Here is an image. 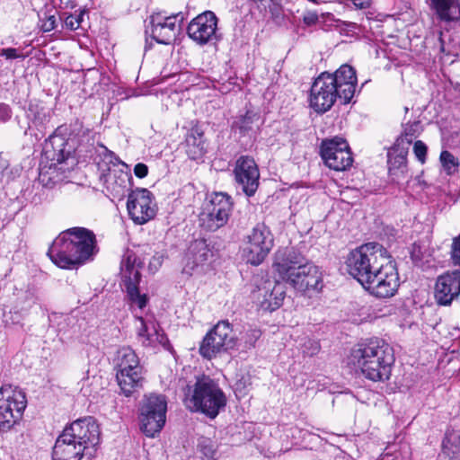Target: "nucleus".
Wrapping results in <instances>:
<instances>
[{
    "instance_id": "obj_1",
    "label": "nucleus",
    "mask_w": 460,
    "mask_h": 460,
    "mask_svg": "<svg viewBox=\"0 0 460 460\" xmlns=\"http://www.w3.org/2000/svg\"><path fill=\"white\" fill-rule=\"evenodd\" d=\"M96 252L94 234L84 227H73L53 241L48 255L59 268L71 269L93 260Z\"/></svg>"
},
{
    "instance_id": "obj_2",
    "label": "nucleus",
    "mask_w": 460,
    "mask_h": 460,
    "mask_svg": "<svg viewBox=\"0 0 460 460\" xmlns=\"http://www.w3.org/2000/svg\"><path fill=\"white\" fill-rule=\"evenodd\" d=\"M394 362L393 348L381 339L356 345L348 358L349 365L374 382L388 380Z\"/></svg>"
},
{
    "instance_id": "obj_3",
    "label": "nucleus",
    "mask_w": 460,
    "mask_h": 460,
    "mask_svg": "<svg viewBox=\"0 0 460 460\" xmlns=\"http://www.w3.org/2000/svg\"><path fill=\"white\" fill-rule=\"evenodd\" d=\"M100 442V429L92 417L80 419L66 427L57 438L52 460H81L84 453Z\"/></svg>"
},
{
    "instance_id": "obj_4",
    "label": "nucleus",
    "mask_w": 460,
    "mask_h": 460,
    "mask_svg": "<svg viewBox=\"0 0 460 460\" xmlns=\"http://www.w3.org/2000/svg\"><path fill=\"white\" fill-rule=\"evenodd\" d=\"M273 268L279 279L288 283L298 292L320 291L323 287V273L313 263L295 251H287L276 256Z\"/></svg>"
},
{
    "instance_id": "obj_5",
    "label": "nucleus",
    "mask_w": 460,
    "mask_h": 460,
    "mask_svg": "<svg viewBox=\"0 0 460 460\" xmlns=\"http://www.w3.org/2000/svg\"><path fill=\"white\" fill-rule=\"evenodd\" d=\"M226 396L219 385L209 376L198 378L188 386L184 403L191 411L201 412L214 419L226 405Z\"/></svg>"
},
{
    "instance_id": "obj_6",
    "label": "nucleus",
    "mask_w": 460,
    "mask_h": 460,
    "mask_svg": "<svg viewBox=\"0 0 460 460\" xmlns=\"http://www.w3.org/2000/svg\"><path fill=\"white\" fill-rule=\"evenodd\" d=\"M388 255L387 250L377 243L362 244L348 255V272L363 286Z\"/></svg>"
},
{
    "instance_id": "obj_7",
    "label": "nucleus",
    "mask_w": 460,
    "mask_h": 460,
    "mask_svg": "<svg viewBox=\"0 0 460 460\" xmlns=\"http://www.w3.org/2000/svg\"><path fill=\"white\" fill-rule=\"evenodd\" d=\"M118 385L125 396H130L142 388L143 367L136 352L129 347H122L113 359Z\"/></svg>"
},
{
    "instance_id": "obj_8",
    "label": "nucleus",
    "mask_w": 460,
    "mask_h": 460,
    "mask_svg": "<svg viewBox=\"0 0 460 460\" xmlns=\"http://www.w3.org/2000/svg\"><path fill=\"white\" fill-rule=\"evenodd\" d=\"M27 405L25 394L18 387L4 385L0 387V430L8 431L17 424Z\"/></svg>"
},
{
    "instance_id": "obj_9",
    "label": "nucleus",
    "mask_w": 460,
    "mask_h": 460,
    "mask_svg": "<svg viewBox=\"0 0 460 460\" xmlns=\"http://www.w3.org/2000/svg\"><path fill=\"white\" fill-rule=\"evenodd\" d=\"M274 245L273 235L264 224H257L243 239L242 255L246 262L260 265Z\"/></svg>"
},
{
    "instance_id": "obj_10",
    "label": "nucleus",
    "mask_w": 460,
    "mask_h": 460,
    "mask_svg": "<svg viewBox=\"0 0 460 460\" xmlns=\"http://www.w3.org/2000/svg\"><path fill=\"white\" fill-rule=\"evenodd\" d=\"M399 286L396 263L389 254L362 287L376 297L388 298L394 296Z\"/></svg>"
},
{
    "instance_id": "obj_11",
    "label": "nucleus",
    "mask_w": 460,
    "mask_h": 460,
    "mask_svg": "<svg viewBox=\"0 0 460 460\" xmlns=\"http://www.w3.org/2000/svg\"><path fill=\"white\" fill-rule=\"evenodd\" d=\"M238 346V339L227 321L218 322L203 338L199 346V354L211 359L221 352Z\"/></svg>"
},
{
    "instance_id": "obj_12",
    "label": "nucleus",
    "mask_w": 460,
    "mask_h": 460,
    "mask_svg": "<svg viewBox=\"0 0 460 460\" xmlns=\"http://www.w3.org/2000/svg\"><path fill=\"white\" fill-rule=\"evenodd\" d=\"M167 402L163 395L149 394L140 406V429L149 438L159 433L165 424Z\"/></svg>"
},
{
    "instance_id": "obj_13",
    "label": "nucleus",
    "mask_w": 460,
    "mask_h": 460,
    "mask_svg": "<svg viewBox=\"0 0 460 460\" xmlns=\"http://www.w3.org/2000/svg\"><path fill=\"white\" fill-rule=\"evenodd\" d=\"M231 210V198L226 193H214L204 204L199 224L208 231H216L227 223Z\"/></svg>"
},
{
    "instance_id": "obj_14",
    "label": "nucleus",
    "mask_w": 460,
    "mask_h": 460,
    "mask_svg": "<svg viewBox=\"0 0 460 460\" xmlns=\"http://www.w3.org/2000/svg\"><path fill=\"white\" fill-rule=\"evenodd\" d=\"M49 144L54 152L51 159L57 163L51 164L49 166L40 165L39 180L44 186H52L66 177L65 175L66 169L62 164L68 160L72 154V148L70 146L66 148L68 143L60 136L50 137Z\"/></svg>"
},
{
    "instance_id": "obj_15",
    "label": "nucleus",
    "mask_w": 460,
    "mask_h": 460,
    "mask_svg": "<svg viewBox=\"0 0 460 460\" xmlns=\"http://www.w3.org/2000/svg\"><path fill=\"white\" fill-rule=\"evenodd\" d=\"M184 16L181 13L166 15L155 13L149 17L146 32L160 44H170L176 39Z\"/></svg>"
},
{
    "instance_id": "obj_16",
    "label": "nucleus",
    "mask_w": 460,
    "mask_h": 460,
    "mask_svg": "<svg viewBox=\"0 0 460 460\" xmlns=\"http://www.w3.org/2000/svg\"><path fill=\"white\" fill-rule=\"evenodd\" d=\"M120 275L125 284L127 294L132 304L142 309L146 306L147 297L146 294H140L137 284L140 280L139 264L137 263V256L128 251L120 263Z\"/></svg>"
},
{
    "instance_id": "obj_17",
    "label": "nucleus",
    "mask_w": 460,
    "mask_h": 460,
    "mask_svg": "<svg viewBox=\"0 0 460 460\" xmlns=\"http://www.w3.org/2000/svg\"><path fill=\"white\" fill-rule=\"evenodd\" d=\"M336 100H340V94L331 81L330 73H322L311 86V108L318 113H324L333 106Z\"/></svg>"
},
{
    "instance_id": "obj_18",
    "label": "nucleus",
    "mask_w": 460,
    "mask_h": 460,
    "mask_svg": "<svg viewBox=\"0 0 460 460\" xmlns=\"http://www.w3.org/2000/svg\"><path fill=\"white\" fill-rule=\"evenodd\" d=\"M127 209L129 217L137 225H144L156 214L154 196L147 189H136L128 196Z\"/></svg>"
},
{
    "instance_id": "obj_19",
    "label": "nucleus",
    "mask_w": 460,
    "mask_h": 460,
    "mask_svg": "<svg viewBox=\"0 0 460 460\" xmlns=\"http://www.w3.org/2000/svg\"><path fill=\"white\" fill-rule=\"evenodd\" d=\"M321 156L326 166L335 171H345L353 163L349 145L341 137L323 140L321 145Z\"/></svg>"
},
{
    "instance_id": "obj_20",
    "label": "nucleus",
    "mask_w": 460,
    "mask_h": 460,
    "mask_svg": "<svg viewBox=\"0 0 460 460\" xmlns=\"http://www.w3.org/2000/svg\"><path fill=\"white\" fill-rule=\"evenodd\" d=\"M187 34L196 44L204 46L218 40L217 18L206 11L193 18L187 27Z\"/></svg>"
},
{
    "instance_id": "obj_21",
    "label": "nucleus",
    "mask_w": 460,
    "mask_h": 460,
    "mask_svg": "<svg viewBox=\"0 0 460 460\" xmlns=\"http://www.w3.org/2000/svg\"><path fill=\"white\" fill-rule=\"evenodd\" d=\"M136 322L137 339L143 347L153 349L162 348L172 351V347L158 323L154 319H145L141 316L136 317Z\"/></svg>"
},
{
    "instance_id": "obj_22",
    "label": "nucleus",
    "mask_w": 460,
    "mask_h": 460,
    "mask_svg": "<svg viewBox=\"0 0 460 460\" xmlns=\"http://www.w3.org/2000/svg\"><path fill=\"white\" fill-rule=\"evenodd\" d=\"M235 181L242 186L247 196H252L259 187V168L250 156H241L236 160L234 170Z\"/></svg>"
},
{
    "instance_id": "obj_23",
    "label": "nucleus",
    "mask_w": 460,
    "mask_h": 460,
    "mask_svg": "<svg viewBox=\"0 0 460 460\" xmlns=\"http://www.w3.org/2000/svg\"><path fill=\"white\" fill-rule=\"evenodd\" d=\"M330 76L340 94L341 102L349 103L355 95L358 82L355 69L349 65H342Z\"/></svg>"
},
{
    "instance_id": "obj_24",
    "label": "nucleus",
    "mask_w": 460,
    "mask_h": 460,
    "mask_svg": "<svg viewBox=\"0 0 460 460\" xmlns=\"http://www.w3.org/2000/svg\"><path fill=\"white\" fill-rule=\"evenodd\" d=\"M460 295V270L447 272L439 276L435 286L438 304L448 305Z\"/></svg>"
},
{
    "instance_id": "obj_25",
    "label": "nucleus",
    "mask_w": 460,
    "mask_h": 460,
    "mask_svg": "<svg viewBox=\"0 0 460 460\" xmlns=\"http://www.w3.org/2000/svg\"><path fill=\"white\" fill-rule=\"evenodd\" d=\"M286 296L284 287L281 284L270 282L265 283L254 292L253 297L258 306L267 312H273L282 305Z\"/></svg>"
},
{
    "instance_id": "obj_26",
    "label": "nucleus",
    "mask_w": 460,
    "mask_h": 460,
    "mask_svg": "<svg viewBox=\"0 0 460 460\" xmlns=\"http://www.w3.org/2000/svg\"><path fill=\"white\" fill-rule=\"evenodd\" d=\"M411 142L412 136H409L408 133H405V135L399 137L394 145L388 150V166L391 174H396L397 172H404L407 155Z\"/></svg>"
},
{
    "instance_id": "obj_27",
    "label": "nucleus",
    "mask_w": 460,
    "mask_h": 460,
    "mask_svg": "<svg viewBox=\"0 0 460 460\" xmlns=\"http://www.w3.org/2000/svg\"><path fill=\"white\" fill-rule=\"evenodd\" d=\"M211 254L208 244L205 240H195L188 248L182 272L190 276L194 269L207 261Z\"/></svg>"
},
{
    "instance_id": "obj_28",
    "label": "nucleus",
    "mask_w": 460,
    "mask_h": 460,
    "mask_svg": "<svg viewBox=\"0 0 460 460\" xmlns=\"http://www.w3.org/2000/svg\"><path fill=\"white\" fill-rule=\"evenodd\" d=\"M429 6L441 22L450 24L460 21V0H429Z\"/></svg>"
},
{
    "instance_id": "obj_29",
    "label": "nucleus",
    "mask_w": 460,
    "mask_h": 460,
    "mask_svg": "<svg viewBox=\"0 0 460 460\" xmlns=\"http://www.w3.org/2000/svg\"><path fill=\"white\" fill-rule=\"evenodd\" d=\"M130 175L123 170L109 168L104 175V186L106 190L114 198H122L129 186Z\"/></svg>"
},
{
    "instance_id": "obj_30",
    "label": "nucleus",
    "mask_w": 460,
    "mask_h": 460,
    "mask_svg": "<svg viewBox=\"0 0 460 460\" xmlns=\"http://www.w3.org/2000/svg\"><path fill=\"white\" fill-rule=\"evenodd\" d=\"M186 154L192 160L199 159L206 151L203 133L191 130L186 137Z\"/></svg>"
},
{
    "instance_id": "obj_31",
    "label": "nucleus",
    "mask_w": 460,
    "mask_h": 460,
    "mask_svg": "<svg viewBox=\"0 0 460 460\" xmlns=\"http://www.w3.org/2000/svg\"><path fill=\"white\" fill-rule=\"evenodd\" d=\"M442 452L450 460H460V435L455 431H448L442 444Z\"/></svg>"
},
{
    "instance_id": "obj_32",
    "label": "nucleus",
    "mask_w": 460,
    "mask_h": 460,
    "mask_svg": "<svg viewBox=\"0 0 460 460\" xmlns=\"http://www.w3.org/2000/svg\"><path fill=\"white\" fill-rule=\"evenodd\" d=\"M199 449L206 460H215L217 451L216 441L208 438H200L198 444Z\"/></svg>"
},
{
    "instance_id": "obj_33",
    "label": "nucleus",
    "mask_w": 460,
    "mask_h": 460,
    "mask_svg": "<svg viewBox=\"0 0 460 460\" xmlns=\"http://www.w3.org/2000/svg\"><path fill=\"white\" fill-rule=\"evenodd\" d=\"M440 162L448 175L455 173L459 166V162L450 152L445 150L440 154Z\"/></svg>"
},
{
    "instance_id": "obj_34",
    "label": "nucleus",
    "mask_w": 460,
    "mask_h": 460,
    "mask_svg": "<svg viewBox=\"0 0 460 460\" xmlns=\"http://www.w3.org/2000/svg\"><path fill=\"white\" fill-rule=\"evenodd\" d=\"M84 13V11H81L79 14H70L66 16L65 19L66 27L70 30H76L82 22Z\"/></svg>"
},
{
    "instance_id": "obj_35",
    "label": "nucleus",
    "mask_w": 460,
    "mask_h": 460,
    "mask_svg": "<svg viewBox=\"0 0 460 460\" xmlns=\"http://www.w3.org/2000/svg\"><path fill=\"white\" fill-rule=\"evenodd\" d=\"M261 332L259 330H249L242 337L244 340V348L251 349L254 346L256 341L260 338Z\"/></svg>"
},
{
    "instance_id": "obj_36",
    "label": "nucleus",
    "mask_w": 460,
    "mask_h": 460,
    "mask_svg": "<svg viewBox=\"0 0 460 460\" xmlns=\"http://www.w3.org/2000/svg\"><path fill=\"white\" fill-rule=\"evenodd\" d=\"M451 259L455 265L460 266V234L453 239Z\"/></svg>"
},
{
    "instance_id": "obj_37",
    "label": "nucleus",
    "mask_w": 460,
    "mask_h": 460,
    "mask_svg": "<svg viewBox=\"0 0 460 460\" xmlns=\"http://www.w3.org/2000/svg\"><path fill=\"white\" fill-rule=\"evenodd\" d=\"M413 152L417 159L421 163L424 164L426 161V155H427V146L426 145L419 140L414 143L413 146Z\"/></svg>"
},
{
    "instance_id": "obj_38",
    "label": "nucleus",
    "mask_w": 460,
    "mask_h": 460,
    "mask_svg": "<svg viewBox=\"0 0 460 460\" xmlns=\"http://www.w3.org/2000/svg\"><path fill=\"white\" fill-rule=\"evenodd\" d=\"M0 56L4 57L6 59L23 58L24 56L19 52L18 49L13 48L3 49L0 51Z\"/></svg>"
},
{
    "instance_id": "obj_39",
    "label": "nucleus",
    "mask_w": 460,
    "mask_h": 460,
    "mask_svg": "<svg viewBox=\"0 0 460 460\" xmlns=\"http://www.w3.org/2000/svg\"><path fill=\"white\" fill-rule=\"evenodd\" d=\"M320 350V344L315 341H308L304 345V353L314 356L317 354Z\"/></svg>"
},
{
    "instance_id": "obj_40",
    "label": "nucleus",
    "mask_w": 460,
    "mask_h": 460,
    "mask_svg": "<svg viewBox=\"0 0 460 460\" xmlns=\"http://www.w3.org/2000/svg\"><path fill=\"white\" fill-rule=\"evenodd\" d=\"M56 27L55 15H48L42 20L41 29L45 32L51 31Z\"/></svg>"
},
{
    "instance_id": "obj_41",
    "label": "nucleus",
    "mask_w": 460,
    "mask_h": 460,
    "mask_svg": "<svg viewBox=\"0 0 460 460\" xmlns=\"http://www.w3.org/2000/svg\"><path fill=\"white\" fill-rule=\"evenodd\" d=\"M163 261L164 256L162 254L156 253L149 261V270L152 272H155L161 267Z\"/></svg>"
},
{
    "instance_id": "obj_42",
    "label": "nucleus",
    "mask_w": 460,
    "mask_h": 460,
    "mask_svg": "<svg viewBox=\"0 0 460 460\" xmlns=\"http://www.w3.org/2000/svg\"><path fill=\"white\" fill-rule=\"evenodd\" d=\"M134 173L140 179L145 178L148 173L147 165L142 163L137 164L134 167Z\"/></svg>"
},
{
    "instance_id": "obj_43",
    "label": "nucleus",
    "mask_w": 460,
    "mask_h": 460,
    "mask_svg": "<svg viewBox=\"0 0 460 460\" xmlns=\"http://www.w3.org/2000/svg\"><path fill=\"white\" fill-rule=\"evenodd\" d=\"M250 385L249 378L243 376L241 379L237 380L234 384L235 391L242 393L245 390V388Z\"/></svg>"
},
{
    "instance_id": "obj_44",
    "label": "nucleus",
    "mask_w": 460,
    "mask_h": 460,
    "mask_svg": "<svg viewBox=\"0 0 460 460\" xmlns=\"http://www.w3.org/2000/svg\"><path fill=\"white\" fill-rule=\"evenodd\" d=\"M304 22L307 25L315 24L318 21V15L315 13L309 12L304 15Z\"/></svg>"
},
{
    "instance_id": "obj_45",
    "label": "nucleus",
    "mask_w": 460,
    "mask_h": 460,
    "mask_svg": "<svg viewBox=\"0 0 460 460\" xmlns=\"http://www.w3.org/2000/svg\"><path fill=\"white\" fill-rule=\"evenodd\" d=\"M11 118V110L8 105L0 104V119L5 121Z\"/></svg>"
},
{
    "instance_id": "obj_46",
    "label": "nucleus",
    "mask_w": 460,
    "mask_h": 460,
    "mask_svg": "<svg viewBox=\"0 0 460 460\" xmlns=\"http://www.w3.org/2000/svg\"><path fill=\"white\" fill-rule=\"evenodd\" d=\"M23 298H24L25 305H22V306H21V309H22V310H28V309H30V308L32 306V305L35 303V298H34L33 295H32V294H31V293H26V294L24 295V297H23Z\"/></svg>"
},
{
    "instance_id": "obj_47",
    "label": "nucleus",
    "mask_w": 460,
    "mask_h": 460,
    "mask_svg": "<svg viewBox=\"0 0 460 460\" xmlns=\"http://www.w3.org/2000/svg\"><path fill=\"white\" fill-rule=\"evenodd\" d=\"M356 7L365 9L370 6L371 0H352Z\"/></svg>"
},
{
    "instance_id": "obj_48",
    "label": "nucleus",
    "mask_w": 460,
    "mask_h": 460,
    "mask_svg": "<svg viewBox=\"0 0 460 460\" xmlns=\"http://www.w3.org/2000/svg\"><path fill=\"white\" fill-rule=\"evenodd\" d=\"M78 135L81 137H84L90 133L89 128H84L81 124H78Z\"/></svg>"
},
{
    "instance_id": "obj_49",
    "label": "nucleus",
    "mask_w": 460,
    "mask_h": 460,
    "mask_svg": "<svg viewBox=\"0 0 460 460\" xmlns=\"http://www.w3.org/2000/svg\"><path fill=\"white\" fill-rule=\"evenodd\" d=\"M251 118H252V117L249 115V113H247L246 118L243 119V124L240 126V127H241V128H243V129H246V128H247V126H246V124H245V121H246V119L250 120V119H251Z\"/></svg>"
},
{
    "instance_id": "obj_50",
    "label": "nucleus",
    "mask_w": 460,
    "mask_h": 460,
    "mask_svg": "<svg viewBox=\"0 0 460 460\" xmlns=\"http://www.w3.org/2000/svg\"><path fill=\"white\" fill-rule=\"evenodd\" d=\"M34 119H40V121H42V119L39 118V117H34Z\"/></svg>"
},
{
    "instance_id": "obj_51",
    "label": "nucleus",
    "mask_w": 460,
    "mask_h": 460,
    "mask_svg": "<svg viewBox=\"0 0 460 460\" xmlns=\"http://www.w3.org/2000/svg\"><path fill=\"white\" fill-rule=\"evenodd\" d=\"M118 162H119V164H122L123 166H125V165H126V164H125V163H123V162H121V161H118Z\"/></svg>"
}]
</instances>
